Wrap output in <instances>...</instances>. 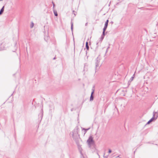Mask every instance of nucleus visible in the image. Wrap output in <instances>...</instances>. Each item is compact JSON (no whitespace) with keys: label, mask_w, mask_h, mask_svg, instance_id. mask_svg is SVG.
Listing matches in <instances>:
<instances>
[{"label":"nucleus","mask_w":158,"mask_h":158,"mask_svg":"<svg viewBox=\"0 0 158 158\" xmlns=\"http://www.w3.org/2000/svg\"><path fill=\"white\" fill-rule=\"evenodd\" d=\"M78 150L81 153V155H83V153H82V148L80 146H78Z\"/></svg>","instance_id":"obj_6"},{"label":"nucleus","mask_w":158,"mask_h":158,"mask_svg":"<svg viewBox=\"0 0 158 158\" xmlns=\"http://www.w3.org/2000/svg\"><path fill=\"white\" fill-rule=\"evenodd\" d=\"M107 26L105 25L103 29V32H102V34L101 36V38L102 39H103L104 37V36L105 35V31L107 28Z\"/></svg>","instance_id":"obj_2"},{"label":"nucleus","mask_w":158,"mask_h":158,"mask_svg":"<svg viewBox=\"0 0 158 158\" xmlns=\"http://www.w3.org/2000/svg\"><path fill=\"white\" fill-rule=\"evenodd\" d=\"M109 48V47H108V48H107V50H106V52H107V50H108V49Z\"/></svg>","instance_id":"obj_20"},{"label":"nucleus","mask_w":158,"mask_h":158,"mask_svg":"<svg viewBox=\"0 0 158 158\" xmlns=\"http://www.w3.org/2000/svg\"><path fill=\"white\" fill-rule=\"evenodd\" d=\"M74 132H73V137H74Z\"/></svg>","instance_id":"obj_19"},{"label":"nucleus","mask_w":158,"mask_h":158,"mask_svg":"<svg viewBox=\"0 0 158 158\" xmlns=\"http://www.w3.org/2000/svg\"><path fill=\"white\" fill-rule=\"evenodd\" d=\"M92 91L91 92L90 97V101H92L94 99V96H93V94L94 93V90L93 89H92Z\"/></svg>","instance_id":"obj_4"},{"label":"nucleus","mask_w":158,"mask_h":158,"mask_svg":"<svg viewBox=\"0 0 158 158\" xmlns=\"http://www.w3.org/2000/svg\"><path fill=\"white\" fill-rule=\"evenodd\" d=\"M76 133H77V132H76L75 133V134H76Z\"/></svg>","instance_id":"obj_23"},{"label":"nucleus","mask_w":158,"mask_h":158,"mask_svg":"<svg viewBox=\"0 0 158 158\" xmlns=\"http://www.w3.org/2000/svg\"><path fill=\"white\" fill-rule=\"evenodd\" d=\"M73 14H74V15L75 16V13H76V11H74V10H73Z\"/></svg>","instance_id":"obj_17"},{"label":"nucleus","mask_w":158,"mask_h":158,"mask_svg":"<svg viewBox=\"0 0 158 158\" xmlns=\"http://www.w3.org/2000/svg\"><path fill=\"white\" fill-rule=\"evenodd\" d=\"M86 48L87 50H89V47L88 45V42H87L86 43V44H85Z\"/></svg>","instance_id":"obj_9"},{"label":"nucleus","mask_w":158,"mask_h":158,"mask_svg":"<svg viewBox=\"0 0 158 158\" xmlns=\"http://www.w3.org/2000/svg\"><path fill=\"white\" fill-rule=\"evenodd\" d=\"M4 6H3L0 10V15H1L3 13L4 10Z\"/></svg>","instance_id":"obj_7"},{"label":"nucleus","mask_w":158,"mask_h":158,"mask_svg":"<svg viewBox=\"0 0 158 158\" xmlns=\"http://www.w3.org/2000/svg\"><path fill=\"white\" fill-rule=\"evenodd\" d=\"M158 116V115H157L156 118H155L154 117H152L147 122V124H149L151 122H152L153 120H156Z\"/></svg>","instance_id":"obj_5"},{"label":"nucleus","mask_w":158,"mask_h":158,"mask_svg":"<svg viewBox=\"0 0 158 158\" xmlns=\"http://www.w3.org/2000/svg\"><path fill=\"white\" fill-rule=\"evenodd\" d=\"M134 78V77H132L131 78H130L129 81H130L131 82V81Z\"/></svg>","instance_id":"obj_15"},{"label":"nucleus","mask_w":158,"mask_h":158,"mask_svg":"<svg viewBox=\"0 0 158 158\" xmlns=\"http://www.w3.org/2000/svg\"><path fill=\"white\" fill-rule=\"evenodd\" d=\"M87 23H86L85 24V26H86L87 25Z\"/></svg>","instance_id":"obj_22"},{"label":"nucleus","mask_w":158,"mask_h":158,"mask_svg":"<svg viewBox=\"0 0 158 158\" xmlns=\"http://www.w3.org/2000/svg\"><path fill=\"white\" fill-rule=\"evenodd\" d=\"M95 71L96 73L97 70H98L102 64V62L101 61V59L99 57H97L95 60Z\"/></svg>","instance_id":"obj_1"},{"label":"nucleus","mask_w":158,"mask_h":158,"mask_svg":"<svg viewBox=\"0 0 158 158\" xmlns=\"http://www.w3.org/2000/svg\"><path fill=\"white\" fill-rule=\"evenodd\" d=\"M34 25V23H33V22H32L31 23V25H30V27L31 28H32L33 27Z\"/></svg>","instance_id":"obj_12"},{"label":"nucleus","mask_w":158,"mask_h":158,"mask_svg":"<svg viewBox=\"0 0 158 158\" xmlns=\"http://www.w3.org/2000/svg\"><path fill=\"white\" fill-rule=\"evenodd\" d=\"M156 114H157V112H154L153 113V116L152 117H154L155 118H156V116L158 115H156Z\"/></svg>","instance_id":"obj_10"},{"label":"nucleus","mask_w":158,"mask_h":158,"mask_svg":"<svg viewBox=\"0 0 158 158\" xmlns=\"http://www.w3.org/2000/svg\"><path fill=\"white\" fill-rule=\"evenodd\" d=\"M89 129H90V128H87V129H85V128H83L82 129V130H85L84 134H85L86 132V131H88L89 130Z\"/></svg>","instance_id":"obj_11"},{"label":"nucleus","mask_w":158,"mask_h":158,"mask_svg":"<svg viewBox=\"0 0 158 158\" xmlns=\"http://www.w3.org/2000/svg\"><path fill=\"white\" fill-rule=\"evenodd\" d=\"M52 3L53 4V9H54V7H55V5L54 4L53 2H52Z\"/></svg>","instance_id":"obj_16"},{"label":"nucleus","mask_w":158,"mask_h":158,"mask_svg":"<svg viewBox=\"0 0 158 158\" xmlns=\"http://www.w3.org/2000/svg\"><path fill=\"white\" fill-rule=\"evenodd\" d=\"M111 150L110 149H109V151H108V152L109 153H111Z\"/></svg>","instance_id":"obj_18"},{"label":"nucleus","mask_w":158,"mask_h":158,"mask_svg":"<svg viewBox=\"0 0 158 158\" xmlns=\"http://www.w3.org/2000/svg\"><path fill=\"white\" fill-rule=\"evenodd\" d=\"M55 59H56V57H55L53 59V60H55Z\"/></svg>","instance_id":"obj_21"},{"label":"nucleus","mask_w":158,"mask_h":158,"mask_svg":"<svg viewBox=\"0 0 158 158\" xmlns=\"http://www.w3.org/2000/svg\"><path fill=\"white\" fill-rule=\"evenodd\" d=\"M53 12H54L55 15L56 16H57L58 14H57V11L55 9L53 10Z\"/></svg>","instance_id":"obj_8"},{"label":"nucleus","mask_w":158,"mask_h":158,"mask_svg":"<svg viewBox=\"0 0 158 158\" xmlns=\"http://www.w3.org/2000/svg\"><path fill=\"white\" fill-rule=\"evenodd\" d=\"M108 22L109 20L107 19L105 22V25L108 26Z\"/></svg>","instance_id":"obj_14"},{"label":"nucleus","mask_w":158,"mask_h":158,"mask_svg":"<svg viewBox=\"0 0 158 158\" xmlns=\"http://www.w3.org/2000/svg\"><path fill=\"white\" fill-rule=\"evenodd\" d=\"M71 29L72 31L73 30V22H71Z\"/></svg>","instance_id":"obj_13"},{"label":"nucleus","mask_w":158,"mask_h":158,"mask_svg":"<svg viewBox=\"0 0 158 158\" xmlns=\"http://www.w3.org/2000/svg\"><path fill=\"white\" fill-rule=\"evenodd\" d=\"M2 0H0V1H2Z\"/></svg>","instance_id":"obj_24"},{"label":"nucleus","mask_w":158,"mask_h":158,"mask_svg":"<svg viewBox=\"0 0 158 158\" xmlns=\"http://www.w3.org/2000/svg\"><path fill=\"white\" fill-rule=\"evenodd\" d=\"M87 142L89 145L91 144L93 142V138L92 136H90L88 139L87 140Z\"/></svg>","instance_id":"obj_3"}]
</instances>
